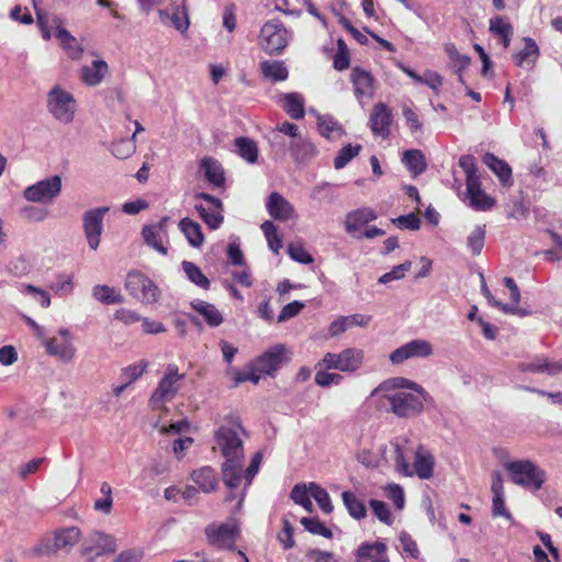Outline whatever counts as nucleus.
<instances>
[{
    "instance_id": "nucleus-13",
    "label": "nucleus",
    "mask_w": 562,
    "mask_h": 562,
    "mask_svg": "<svg viewBox=\"0 0 562 562\" xmlns=\"http://www.w3.org/2000/svg\"><path fill=\"white\" fill-rule=\"evenodd\" d=\"M110 211L109 206H100L88 210L82 215V228L87 243L92 250H97L103 233L104 215Z\"/></svg>"
},
{
    "instance_id": "nucleus-52",
    "label": "nucleus",
    "mask_w": 562,
    "mask_h": 562,
    "mask_svg": "<svg viewBox=\"0 0 562 562\" xmlns=\"http://www.w3.org/2000/svg\"><path fill=\"white\" fill-rule=\"evenodd\" d=\"M485 241V226L477 225L468 236L467 246L472 255H480Z\"/></svg>"
},
{
    "instance_id": "nucleus-44",
    "label": "nucleus",
    "mask_w": 562,
    "mask_h": 562,
    "mask_svg": "<svg viewBox=\"0 0 562 562\" xmlns=\"http://www.w3.org/2000/svg\"><path fill=\"white\" fill-rule=\"evenodd\" d=\"M445 52L447 53L450 60L453 63L456 72L459 76V81L464 83L462 71L470 65L471 58L467 55L461 54L454 44L448 43L445 45Z\"/></svg>"
},
{
    "instance_id": "nucleus-16",
    "label": "nucleus",
    "mask_w": 562,
    "mask_h": 562,
    "mask_svg": "<svg viewBox=\"0 0 562 562\" xmlns=\"http://www.w3.org/2000/svg\"><path fill=\"white\" fill-rule=\"evenodd\" d=\"M434 352L432 345L425 339H414L396 348L390 353L393 364H401L411 358H426Z\"/></svg>"
},
{
    "instance_id": "nucleus-30",
    "label": "nucleus",
    "mask_w": 562,
    "mask_h": 562,
    "mask_svg": "<svg viewBox=\"0 0 562 562\" xmlns=\"http://www.w3.org/2000/svg\"><path fill=\"white\" fill-rule=\"evenodd\" d=\"M292 157L297 162H305L316 156L315 145L307 138L299 137L289 145Z\"/></svg>"
},
{
    "instance_id": "nucleus-58",
    "label": "nucleus",
    "mask_w": 562,
    "mask_h": 562,
    "mask_svg": "<svg viewBox=\"0 0 562 562\" xmlns=\"http://www.w3.org/2000/svg\"><path fill=\"white\" fill-rule=\"evenodd\" d=\"M402 113L405 119L406 125L412 134L422 133L423 123L419 120L418 113L408 105H403Z\"/></svg>"
},
{
    "instance_id": "nucleus-19",
    "label": "nucleus",
    "mask_w": 562,
    "mask_h": 562,
    "mask_svg": "<svg viewBox=\"0 0 562 562\" xmlns=\"http://www.w3.org/2000/svg\"><path fill=\"white\" fill-rule=\"evenodd\" d=\"M392 123L393 114L391 109L383 102L375 103L369 116V126L372 134L383 139L389 138Z\"/></svg>"
},
{
    "instance_id": "nucleus-43",
    "label": "nucleus",
    "mask_w": 562,
    "mask_h": 562,
    "mask_svg": "<svg viewBox=\"0 0 562 562\" xmlns=\"http://www.w3.org/2000/svg\"><path fill=\"white\" fill-rule=\"evenodd\" d=\"M284 111L293 119L301 120L305 115L304 100L295 92L285 93L283 95Z\"/></svg>"
},
{
    "instance_id": "nucleus-45",
    "label": "nucleus",
    "mask_w": 562,
    "mask_h": 562,
    "mask_svg": "<svg viewBox=\"0 0 562 562\" xmlns=\"http://www.w3.org/2000/svg\"><path fill=\"white\" fill-rule=\"evenodd\" d=\"M182 269L187 276V278L198 285L199 288L203 290H209L211 286L210 280L206 278V276L202 272L200 267H198L195 263L191 261H182L181 263Z\"/></svg>"
},
{
    "instance_id": "nucleus-25",
    "label": "nucleus",
    "mask_w": 562,
    "mask_h": 562,
    "mask_svg": "<svg viewBox=\"0 0 562 562\" xmlns=\"http://www.w3.org/2000/svg\"><path fill=\"white\" fill-rule=\"evenodd\" d=\"M467 198L471 207L477 211H487L495 205V200L488 196L481 188V181L475 180L465 183Z\"/></svg>"
},
{
    "instance_id": "nucleus-60",
    "label": "nucleus",
    "mask_w": 562,
    "mask_h": 562,
    "mask_svg": "<svg viewBox=\"0 0 562 562\" xmlns=\"http://www.w3.org/2000/svg\"><path fill=\"white\" fill-rule=\"evenodd\" d=\"M103 494V498L97 499L94 502V509L109 514L112 508V487L109 483L103 482L100 488Z\"/></svg>"
},
{
    "instance_id": "nucleus-51",
    "label": "nucleus",
    "mask_w": 562,
    "mask_h": 562,
    "mask_svg": "<svg viewBox=\"0 0 562 562\" xmlns=\"http://www.w3.org/2000/svg\"><path fill=\"white\" fill-rule=\"evenodd\" d=\"M301 524L313 535L322 536L326 539H331L334 536L333 531L316 517H303Z\"/></svg>"
},
{
    "instance_id": "nucleus-26",
    "label": "nucleus",
    "mask_w": 562,
    "mask_h": 562,
    "mask_svg": "<svg viewBox=\"0 0 562 562\" xmlns=\"http://www.w3.org/2000/svg\"><path fill=\"white\" fill-rule=\"evenodd\" d=\"M520 372L547 373L555 375L562 372V361H551L544 357H537L529 362H520L517 366Z\"/></svg>"
},
{
    "instance_id": "nucleus-47",
    "label": "nucleus",
    "mask_w": 562,
    "mask_h": 562,
    "mask_svg": "<svg viewBox=\"0 0 562 562\" xmlns=\"http://www.w3.org/2000/svg\"><path fill=\"white\" fill-rule=\"evenodd\" d=\"M310 492L324 514L333 513L334 506L331 504L330 496L325 488L312 482L310 483Z\"/></svg>"
},
{
    "instance_id": "nucleus-22",
    "label": "nucleus",
    "mask_w": 562,
    "mask_h": 562,
    "mask_svg": "<svg viewBox=\"0 0 562 562\" xmlns=\"http://www.w3.org/2000/svg\"><path fill=\"white\" fill-rule=\"evenodd\" d=\"M378 214L370 207H360L346 215L345 228L348 234L357 237L361 229L370 222L376 220Z\"/></svg>"
},
{
    "instance_id": "nucleus-32",
    "label": "nucleus",
    "mask_w": 562,
    "mask_h": 562,
    "mask_svg": "<svg viewBox=\"0 0 562 562\" xmlns=\"http://www.w3.org/2000/svg\"><path fill=\"white\" fill-rule=\"evenodd\" d=\"M364 353L358 348H347L338 353L339 371L355 372L363 361Z\"/></svg>"
},
{
    "instance_id": "nucleus-35",
    "label": "nucleus",
    "mask_w": 562,
    "mask_h": 562,
    "mask_svg": "<svg viewBox=\"0 0 562 562\" xmlns=\"http://www.w3.org/2000/svg\"><path fill=\"white\" fill-rule=\"evenodd\" d=\"M206 180L216 188L225 184V173L222 165L212 157H204L201 162Z\"/></svg>"
},
{
    "instance_id": "nucleus-3",
    "label": "nucleus",
    "mask_w": 562,
    "mask_h": 562,
    "mask_svg": "<svg viewBox=\"0 0 562 562\" xmlns=\"http://www.w3.org/2000/svg\"><path fill=\"white\" fill-rule=\"evenodd\" d=\"M513 483L529 491H539L547 480L546 471L530 460H517L505 464Z\"/></svg>"
},
{
    "instance_id": "nucleus-57",
    "label": "nucleus",
    "mask_w": 562,
    "mask_h": 562,
    "mask_svg": "<svg viewBox=\"0 0 562 562\" xmlns=\"http://www.w3.org/2000/svg\"><path fill=\"white\" fill-rule=\"evenodd\" d=\"M333 65L334 68L339 71L346 70L350 66L349 50L342 40L338 41V50L334 56Z\"/></svg>"
},
{
    "instance_id": "nucleus-46",
    "label": "nucleus",
    "mask_w": 562,
    "mask_h": 562,
    "mask_svg": "<svg viewBox=\"0 0 562 562\" xmlns=\"http://www.w3.org/2000/svg\"><path fill=\"white\" fill-rule=\"evenodd\" d=\"M480 277H481V292L486 297V300L488 301L490 305H492L494 307H497L498 310H501L505 314H514V315H519V316H525L527 314L526 311H524V310H521L519 307H512L509 304L502 303V302L497 301L492 295L490 289L487 288V285L485 283L484 276L481 273Z\"/></svg>"
},
{
    "instance_id": "nucleus-40",
    "label": "nucleus",
    "mask_w": 562,
    "mask_h": 562,
    "mask_svg": "<svg viewBox=\"0 0 562 562\" xmlns=\"http://www.w3.org/2000/svg\"><path fill=\"white\" fill-rule=\"evenodd\" d=\"M402 161L414 176L424 173L427 168L425 155L419 149L405 150L403 153Z\"/></svg>"
},
{
    "instance_id": "nucleus-61",
    "label": "nucleus",
    "mask_w": 562,
    "mask_h": 562,
    "mask_svg": "<svg viewBox=\"0 0 562 562\" xmlns=\"http://www.w3.org/2000/svg\"><path fill=\"white\" fill-rule=\"evenodd\" d=\"M386 497L393 502L396 509H403L405 506L404 490L398 484H389L385 487Z\"/></svg>"
},
{
    "instance_id": "nucleus-21",
    "label": "nucleus",
    "mask_w": 562,
    "mask_h": 562,
    "mask_svg": "<svg viewBox=\"0 0 562 562\" xmlns=\"http://www.w3.org/2000/svg\"><path fill=\"white\" fill-rule=\"evenodd\" d=\"M266 209L276 221L286 222L296 217L293 205L279 192L270 193L266 202Z\"/></svg>"
},
{
    "instance_id": "nucleus-54",
    "label": "nucleus",
    "mask_w": 562,
    "mask_h": 562,
    "mask_svg": "<svg viewBox=\"0 0 562 562\" xmlns=\"http://www.w3.org/2000/svg\"><path fill=\"white\" fill-rule=\"evenodd\" d=\"M369 505L373 515L383 524L391 526L394 521L393 515L389 506L379 499H370Z\"/></svg>"
},
{
    "instance_id": "nucleus-24",
    "label": "nucleus",
    "mask_w": 562,
    "mask_h": 562,
    "mask_svg": "<svg viewBox=\"0 0 562 562\" xmlns=\"http://www.w3.org/2000/svg\"><path fill=\"white\" fill-rule=\"evenodd\" d=\"M491 491L493 493L492 501V515L494 517H505L507 519H512V514L507 510L505 506V491L503 477L498 472H495L492 476V485Z\"/></svg>"
},
{
    "instance_id": "nucleus-5",
    "label": "nucleus",
    "mask_w": 562,
    "mask_h": 562,
    "mask_svg": "<svg viewBox=\"0 0 562 562\" xmlns=\"http://www.w3.org/2000/svg\"><path fill=\"white\" fill-rule=\"evenodd\" d=\"M290 32L284 24L278 20L267 21L260 29L258 35L259 47L268 55H280L288 46Z\"/></svg>"
},
{
    "instance_id": "nucleus-53",
    "label": "nucleus",
    "mask_w": 562,
    "mask_h": 562,
    "mask_svg": "<svg viewBox=\"0 0 562 562\" xmlns=\"http://www.w3.org/2000/svg\"><path fill=\"white\" fill-rule=\"evenodd\" d=\"M291 498L295 504L301 505L305 510L312 512L313 504L311 501L310 486L305 484H296L291 491Z\"/></svg>"
},
{
    "instance_id": "nucleus-34",
    "label": "nucleus",
    "mask_w": 562,
    "mask_h": 562,
    "mask_svg": "<svg viewBox=\"0 0 562 562\" xmlns=\"http://www.w3.org/2000/svg\"><path fill=\"white\" fill-rule=\"evenodd\" d=\"M341 499L350 517L356 520H361L367 517L368 512L364 501L355 492L344 491L341 493Z\"/></svg>"
},
{
    "instance_id": "nucleus-62",
    "label": "nucleus",
    "mask_w": 562,
    "mask_h": 562,
    "mask_svg": "<svg viewBox=\"0 0 562 562\" xmlns=\"http://www.w3.org/2000/svg\"><path fill=\"white\" fill-rule=\"evenodd\" d=\"M283 528L278 535V540L284 550H289L295 546L293 538L294 528L288 519H283Z\"/></svg>"
},
{
    "instance_id": "nucleus-14",
    "label": "nucleus",
    "mask_w": 562,
    "mask_h": 562,
    "mask_svg": "<svg viewBox=\"0 0 562 562\" xmlns=\"http://www.w3.org/2000/svg\"><path fill=\"white\" fill-rule=\"evenodd\" d=\"M158 15L164 24L169 22L180 33L190 26L188 0H170L168 8L158 10Z\"/></svg>"
},
{
    "instance_id": "nucleus-17",
    "label": "nucleus",
    "mask_w": 562,
    "mask_h": 562,
    "mask_svg": "<svg viewBox=\"0 0 562 562\" xmlns=\"http://www.w3.org/2000/svg\"><path fill=\"white\" fill-rule=\"evenodd\" d=\"M237 527L226 524H211L205 528V536L210 544L217 549L235 550V541L238 536Z\"/></svg>"
},
{
    "instance_id": "nucleus-2",
    "label": "nucleus",
    "mask_w": 562,
    "mask_h": 562,
    "mask_svg": "<svg viewBox=\"0 0 562 562\" xmlns=\"http://www.w3.org/2000/svg\"><path fill=\"white\" fill-rule=\"evenodd\" d=\"M394 461L397 471L404 476L417 475L422 480H428L434 475L435 458L423 445L414 450V462L409 463L401 446H395Z\"/></svg>"
},
{
    "instance_id": "nucleus-63",
    "label": "nucleus",
    "mask_w": 562,
    "mask_h": 562,
    "mask_svg": "<svg viewBox=\"0 0 562 562\" xmlns=\"http://www.w3.org/2000/svg\"><path fill=\"white\" fill-rule=\"evenodd\" d=\"M72 277L68 274L58 276L56 282L50 285V290L58 295H67L72 291Z\"/></svg>"
},
{
    "instance_id": "nucleus-8",
    "label": "nucleus",
    "mask_w": 562,
    "mask_h": 562,
    "mask_svg": "<svg viewBox=\"0 0 562 562\" xmlns=\"http://www.w3.org/2000/svg\"><path fill=\"white\" fill-rule=\"evenodd\" d=\"M81 531L78 527H67L57 530L54 537L43 538L33 549L36 555H49L58 550L72 547L80 540Z\"/></svg>"
},
{
    "instance_id": "nucleus-48",
    "label": "nucleus",
    "mask_w": 562,
    "mask_h": 562,
    "mask_svg": "<svg viewBox=\"0 0 562 562\" xmlns=\"http://www.w3.org/2000/svg\"><path fill=\"white\" fill-rule=\"evenodd\" d=\"M142 235L144 241L153 247L155 250L160 252L161 255H167L168 249L164 246L161 240V234L157 232V227L154 225H146L143 227Z\"/></svg>"
},
{
    "instance_id": "nucleus-36",
    "label": "nucleus",
    "mask_w": 562,
    "mask_h": 562,
    "mask_svg": "<svg viewBox=\"0 0 562 562\" xmlns=\"http://www.w3.org/2000/svg\"><path fill=\"white\" fill-rule=\"evenodd\" d=\"M191 306L195 312L203 316L210 327H217L224 321L222 313L211 303L202 300H195L191 302Z\"/></svg>"
},
{
    "instance_id": "nucleus-59",
    "label": "nucleus",
    "mask_w": 562,
    "mask_h": 562,
    "mask_svg": "<svg viewBox=\"0 0 562 562\" xmlns=\"http://www.w3.org/2000/svg\"><path fill=\"white\" fill-rule=\"evenodd\" d=\"M112 154L119 159H126L135 151V145L132 139H121L111 145Z\"/></svg>"
},
{
    "instance_id": "nucleus-9",
    "label": "nucleus",
    "mask_w": 562,
    "mask_h": 562,
    "mask_svg": "<svg viewBox=\"0 0 562 562\" xmlns=\"http://www.w3.org/2000/svg\"><path fill=\"white\" fill-rule=\"evenodd\" d=\"M125 289L132 296L145 304L157 302L159 296L157 285L139 271H131L127 273Z\"/></svg>"
},
{
    "instance_id": "nucleus-49",
    "label": "nucleus",
    "mask_w": 562,
    "mask_h": 562,
    "mask_svg": "<svg viewBox=\"0 0 562 562\" xmlns=\"http://www.w3.org/2000/svg\"><path fill=\"white\" fill-rule=\"evenodd\" d=\"M260 227L267 239L269 248L274 254H279L280 249L282 248V238L278 234V228L274 223L271 221H265Z\"/></svg>"
},
{
    "instance_id": "nucleus-31",
    "label": "nucleus",
    "mask_w": 562,
    "mask_h": 562,
    "mask_svg": "<svg viewBox=\"0 0 562 562\" xmlns=\"http://www.w3.org/2000/svg\"><path fill=\"white\" fill-rule=\"evenodd\" d=\"M191 477L204 493H211L215 491L218 485L217 474L211 467H202L193 471Z\"/></svg>"
},
{
    "instance_id": "nucleus-15",
    "label": "nucleus",
    "mask_w": 562,
    "mask_h": 562,
    "mask_svg": "<svg viewBox=\"0 0 562 562\" xmlns=\"http://www.w3.org/2000/svg\"><path fill=\"white\" fill-rule=\"evenodd\" d=\"M59 338L49 337L44 340L47 355L56 357L64 362H70L75 358L76 347L72 345L71 334L67 328L58 330Z\"/></svg>"
},
{
    "instance_id": "nucleus-28",
    "label": "nucleus",
    "mask_w": 562,
    "mask_h": 562,
    "mask_svg": "<svg viewBox=\"0 0 562 562\" xmlns=\"http://www.w3.org/2000/svg\"><path fill=\"white\" fill-rule=\"evenodd\" d=\"M483 162L497 176L501 183L505 187L513 184V173L510 166L503 159H499L492 153L483 156Z\"/></svg>"
},
{
    "instance_id": "nucleus-11",
    "label": "nucleus",
    "mask_w": 562,
    "mask_h": 562,
    "mask_svg": "<svg viewBox=\"0 0 562 562\" xmlns=\"http://www.w3.org/2000/svg\"><path fill=\"white\" fill-rule=\"evenodd\" d=\"M61 187L63 182L60 176H52L29 186L24 190L23 196L30 202L47 203L60 194Z\"/></svg>"
},
{
    "instance_id": "nucleus-20",
    "label": "nucleus",
    "mask_w": 562,
    "mask_h": 562,
    "mask_svg": "<svg viewBox=\"0 0 562 562\" xmlns=\"http://www.w3.org/2000/svg\"><path fill=\"white\" fill-rule=\"evenodd\" d=\"M353 562H391L389 548L382 540L363 541L352 552Z\"/></svg>"
},
{
    "instance_id": "nucleus-29",
    "label": "nucleus",
    "mask_w": 562,
    "mask_h": 562,
    "mask_svg": "<svg viewBox=\"0 0 562 562\" xmlns=\"http://www.w3.org/2000/svg\"><path fill=\"white\" fill-rule=\"evenodd\" d=\"M403 389L413 390L424 398L427 396L425 389L418 383L408 380L406 378L397 376L382 382L375 390L374 393L386 392L391 393L394 391H404Z\"/></svg>"
},
{
    "instance_id": "nucleus-41",
    "label": "nucleus",
    "mask_w": 562,
    "mask_h": 562,
    "mask_svg": "<svg viewBox=\"0 0 562 562\" xmlns=\"http://www.w3.org/2000/svg\"><path fill=\"white\" fill-rule=\"evenodd\" d=\"M92 296L102 304H121L124 302V296L120 290L109 285H94L92 289Z\"/></svg>"
},
{
    "instance_id": "nucleus-56",
    "label": "nucleus",
    "mask_w": 562,
    "mask_h": 562,
    "mask_svg": "<svg viewBox=\"0 0 562 562\" xmlns=\"http://www.w3.org/2000/svg\"><path fill=\"white\" fill-rule=\"evenodd\" d=\"M147 369V362L142 360L137 363H133L122 370L121 378L125 380L126 384H132L138 378H140Z\"/></svg>"
},
{
    "instance_id": "nucleus-18",
    "label": "nucleus",
    "mask_w": 562,
    "mask_h": 562,
    "mask_svg": "<svg viewBox=\"0 0 562 562\" xmlns=\"http://www.w3.org/2000/svg\"><path fill=\"white\" fill-rule=\"evenodd\" d=\"M286 349L283 345H276L255 359L254 369L259 373L273 375L286 362Z\"/></svg>"
},
{
    "instance_id": "nucleus-33",
    "label": "nucleus",
    "mask_w": 562,
    "mask_h": 562,
    "mask_svg": "<svg viewBox=\"0 0 562 562\" xmlns=\"http://www.w3.org/2000/svg\"><path fill=\"white\" fill-rule=\"evenodd\" d=\"M259 70L263 78L273 82L284 81L289 77V70L282 60H263L259 64Z\"/></svg>"
},
{
    "instance_id": "nucleus-7",
    "label": "nucleus",
    "mask_w": 562,
    "mask_h": 562,
    "mask_svg": "<svg viewBox=\"0 0 562 562\" xmlns=\"http://www.w3.org/2000/svg\"><path fill=\"white\" fill-rule=\"evenodd\" d=\"M47 110L57 121L69 124L75 117L76 99L60 86H55L47 93Z\"/></svg>"
},
{
    "instance_id": "nucleus-37",
    "label": "nucleus",
    "mask_w": 562,
    "mask_h": 562,
    "mask_svg": "<svg viewBox=\"0 0 562 562\" xmlns=\"http://www.w3.org/2000/svg\"><path fill=\"white\" fill-rule=\"evenodd\" d=\"M108 69L104 60H93L91 66L81 68V80L88 86H97L103 80Z\"/></svg>"
},
{
    "instance_id": "nucleus-6",
    "label": "nucleus",
    "mask_w": 562,
    "mask_h": 562,
    "mask_svg": "<svg viewBox=\"0 0 562 562\" xmlns=\"http://www.w3.org/2000/svg\"><path fill=\"white\" fill-rule=\"evenodd\" d=\"M383 398L390 405L391 412L397 417L408 418L419 415L424 411V398L418 393L407 391H394L385 393Z\"/></svg>"
},
{
    "instance_id": "nucleus-12",
    "label": "nucleus",
    "mask_w": 562,
    "mask_h": 562,
    "mask_svg": "<svg viewBox=\"0 0 562 562\" xmlns=\"http://www.w3.org/2000/svg\"><path fill=\"white\" fill-rule=\"evenodd\" d=\"M195 200H202L205 203L195 204L194 209L199 213L202 221L210 229H217L223 221V202L205 192H198L194 194Z\"/></svg>"
},
{
    "instance_id": "nucleus-64",
    "label": "nucleus",
    "mask_w": 562,
    "mask_h": 562,
    "mask_svg": "<svg viewBox=\"0 0 562 562\" xmlns=\"http://www.w3.org/2000/svg\"><path fill=\"white\" fill-rule=\"evenodd\" d=\"M289 256L300 263H312L313 257L306 251L301 244H290L288 248Z\"/></svg>"
},
{
    "instance_id": "nucleus-10",
    "label": "nucleus",
    "mask_w": 562,
    "mask_h": 562,
    "mask_svg": "<svg viewBox=\"0 0 562 562\" xmlns=\"http://www.w3.org/2000/svg\"><path fill=\"white\" fill-rule=\"evenodd\" d=\"M116 550L114 537L99 531L88 535L80 548L81 557L91 562L104 554L113 553Z\"/></svg>"
},
{
    "instance_id": "nucleus-39",
    "label": "nucleus",
    "mask_w": 562,
    "mask_h": 562,
    "mask_svg": "<svg viewBox=\"0 0 562 562\" xmlns=\"http://www.w3.org/2000/svg\"><path fill=\"white\" fill-rule=\"evenodd\" d=\"M55 36L69 57L72 59L80 58L82 48L80 47L77 38L72 36L64 26L57 25Z\"/></svg>"
},
{
    "instance_id": "nucleus-23",
    "label": "nucleus",
    "mask_w": 562,
    "mask_h": 562,
    "mask_svg": "<svg viewBox=\"0 0 562 562\" xmlns=\"http://www.w3.org/2000/svg\"><path fill=\"white\" fill-rule=\"evenodd\" d=\"M355 89V95L358 100L362 98H372L374 94V78L371 72L355 67L350 75Z\"/></svg>"
},
{
    "instance_id": "nucleus-55",
    "label": "nucleus",
    "mask_w": 562,
    "mask_h": 562,
    "mask_svg": "<svg viewBox=\"0 0 562 562\" xmlns=\"http://www.w3.org/2000/svg\"><path fill=\"white\" fill-rule=\"evenodd\" d=\"M459 166L465 172V183L480 179L477 175L476 159L472 155H463L459 159Z\"/></svg>"
},
{
    "instance_id": "nucleus-1",
    "label": "nucleus",
    "mask_w": 562,
    "mask_h": 562,
    "mask_svg": "<svg viewBox=\"0 0 562 562\" xmlns=\"http://www.w3.org/2000/svg\"><path fill=\"white\" fill-rule=\"evenodd\" d=\"M240 434H245L238 418H229L214 434L215 442L224 457L222 464L223 482L228 488H237L243 481L241 469L245 453Z\"/></svg>"
},
{
    "instance_id": "nucleus-42",
    "label": "nucleus",
    "mask_w": 562,
    "mask_h": 562,
    "mask_svg": "<svg viewBox=\"0 0 562 562\" xmlns=\"http://www.w3.org/2000/svg\"><path fill=\"white\" fill-rule=\"evenodd\" d=\"M237 154L249 164H254L258 159V146L251 138L240 136L234 140Z\"/></svg>"
},
{
    "instance_id": "nucleus-50",
    "label": "nucleus",
    "mask_w": 562,
    "mask_h": 562,
    "mask_svg": "<svg viewBox=\"0 0 562 562\" xmlns=\"http://www.w3.org/2000/svg\"><path fill=\"white\" fill-rule=\"evenodd\" d=\"M362 146L360 144L344 146L334 159V167L336 169H342L346 167L351 159H353L361 151Z\"/></svg>"
},
{
    "instance_id": "nucleus-4",
    "label": "nucleus",
    "mask_w": 562,
    "mask_h": 562,
    "mask_svg": "<svg viewBox=\"0 0 562 562\" xmlns=\"http://www.w3.org/2000/svg\"><path fill=\"white\" fill-rule=\"evenodd\" d=\"M183 379L184 374L179 373L178 367L169 364L149 398L150 407L155 411L166 409V403L175 398Z\"/></svg>"
},
{
    "instance_id": "nucleus-27",
    "label": "nucleus",
    "mask_w": 562,
    "mask_h": 562,
    "mask_svg": "<svg viewBox=\"0 0 562 562\" xmlns=\"http://www.w3.org/2000/svg\"><path fill=\"white\" fill-rule=\"evenodd\" d=\"M524 48L513 56L515 66L532 68L540 56V49L531 37H524Z\"/></svg>"
},
{
    "instance_id": "nucleus-38",
    "label": "nucleus",
    "mask_w": 562,
    "mask_h": 562,
    "mask_svg": "<svg viewBox=\"0 0 562 562\" xmlns=\"http://www.w3.org/2000/svg\"><path fill=\"white\" fill-rule=\"evenodd\" d=\"M179 228L186 236L188 243L192 247H201L204 243V235L199 223L189 217H184L179 222Z\"/></svg>"
}]
</instances>
